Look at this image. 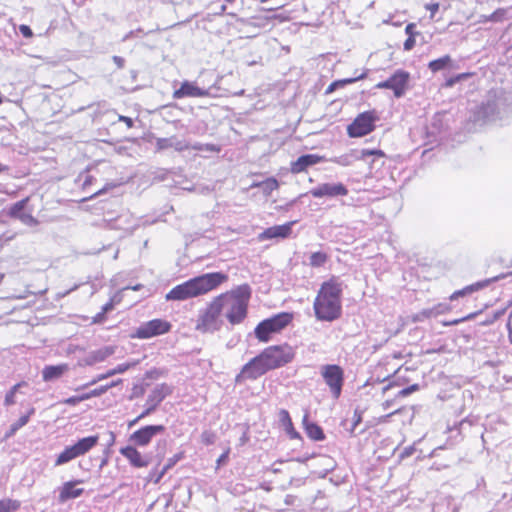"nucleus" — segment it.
Wrapping results in <instances>:
<instances>
[{
  "label": "nucleus",
  "instance_id": "58",
  "mask_svg": "<svg viewBox=\"0 0 512 512\" xmlns=\"http://www.w3.org/2000/svg\"><path fill=\"white\" fill-rule=\"evenodd\" d=\"M106 313H103V311H100L93 317V323H102L105 320Z\"/></svg>",
  "mask_w": 512,
  "mask_h": 512
},
{
  "label": "nucleus",
  "instance_id": "33",
  "mask_svg": "<svg viewBox=\"0 0 512 512\" xmlns=\"http://www.w3.org/2000/svg\"><path fill=\"white\" fill-rule=\"evenodd\" d=\"M20 501L13 499L0 500V512H14L20 508Z\"/></svg>",
  "mask_w": 512,
  "mask_h": 512
},
{
  "label": "nucleus",
  "instance_id": "34",
  "mask_svg": "<svg viewBox=\"0 0 512 512\" xmlns=\"http://www.w3.org/2000/svg\"><path fill=\"white\" fill-rule=\"evenodd\" d=\"M327 258L326 253L317 251L310 255L309 263L312 267H321L326 263Z\"/></svg>",
  "mask_w": 512,
  "mask_h": 512
},
{
  "label": "nucleus",
  "instance_id": "4",
  "mask_svg": "<svg viewBox=\"0 0 512 512\" xmlns=\"http://www.w3.org/2000/svg\"><path fill=\"white\" fill-rule=\"evenodd\" d=\"M293 316L288 312L278 313L270 318L261 321L255 328L254 333L260 342H268L272 334L283 330L292 321Z\"/></svg>",
  "mask_w": 512,
  "mask_h": 512
},
{
  "label": "nucleus",
  "instance_id": "41",
  "mask_svg": "<svg viewBox=\"0 0 512 512\" xmlns=\"http://www.w3.org/2000/svg\"><path fill=\"white\" fill-rule=\"evenodd\" d=\"M144 35H146V33L141 28H138L136 30H131L123 36L122 42H126L129 39L134 38V37H143Z\"/></svg>",
  "mask_w": 512,
  "mask_h": 512
},
{
  "label": "nucleus",
  "instance_id": "39",
  "mask_svg": "<svg viewBox=\"0 0 512 512\" xmlns=\"http://www.w3.org/2000/svg\"><path fill=\"white\" fill-rule=\"evenodd\" d=\"M19 220L24 225H27V226H36L39 224V221L34 216H32L31 214H28V213H24L23 215H21Z\"/></svg>",
  "mask_w": 512,
  "mask_h": 512
},
{
  "label": "nucleus",
  "instance_id": "57",
  "mask_svg": "<svg viewBox=\"0 0 512 512\" xmlns=\"http://www.w3.org/2000/svg\"><path fill=\"white\" fill-rule=\"evenodd\" d=\"M118 120L120 122H124L128 128L133 127L134 122H133L132 118H130V117L119 115Z\"/></svg>",
  "mask_w": 512,
  "mask_h": 512
},
{
  "label": "nucleus",
  "instance_id": "14",
  "mask_svg": "<svg viewBox=\"0 0 512 512\" xmlns=\"http://www.w3.org/2000/svg\"><path fill=\"white\" fill-rule=\"evenodd\" d=\"M309 193L314 198H335L339 196H346L348 194L347 187L338 182V183H322L317 187L312 188Z\"/></svg>",
  "mask_w": 512,
  "mask_h": 512
},
{
  "label": "nucleus",
  "instance_id": "17",
  "mask_svg": "<svg viewBox=\"0 0 512 512\" xmlns=\"http://www.w3.org/2000/svg\"><path fill=\"white\" fill-rule=\"evenodd\" d=\"M498 113L497 104L495 101H487L482 103L473 114V121L476 123H485L495 118Z\"/></svg>",
  "mask_w": 512,
  "mask_h": 512
},
{
  "label": "nucleus",
  "instance_id": "44",
  "mask_svg": "<svg viewBox=\"0 0 512 512\" xmlns=\"http://www.w3.org/2000/svg\"><path fill=\"white\" fill-rule=\"evenodd\" d=\"M136 365V362L132 363H122L117 365L114 369H112V373L115 374H121L126 372L130 367Z\"/></svg>",
  "mask_w": 512,
  "mask_h": 512
},
{
  "label": "nucleus",
  "instance_id": "9",
  "mask_svg": "<svg viewBox=\"0 0 512 512\" xmlns=\"http://www.w3.org/2000/svg\"><path fill=\"white\" fill-rule=\"evenodd\" d=\"M409 79L410 74L407 71L399 69L395 71L387 80L379 82L376 85V88L390 89L393 91L396 98H400L404 95L408 87Z\"/></svg>",
  "mask_w": 512,
  "mask_h": 512
},
{
  "label": "nucleus",
  "instance_id": "3",
  "mask_svg": "<svg viewBox=\"0 0 512 512\" xmlns=\"http://www.w3.org/2000/svg\"><path fill=\"white\" fill-rule=\"evenodd\" d=\"M227 278L228 276L222 272L202 274L172 288L166 294L165 299L167 301H183L203 295L215 289Z\"/></svg>",
  "mask_w": 512,
  "mask_h": 512
},
{
  "label": "nucleus",
  "instance_id": "11",
  "mask_svg": "<svg viewBox=\"0 0 512 512\" xmlns=\"http://www.w3.org/2000/svg\"><path fill=\"white\" fill-rule=\"evenodd\" d=\"M224 316L232 324L241 323L247 316L246 304L240 303L232 297H224Z\"/></svg>",
  "mask_w": 512,
  "mask_h": 512
},
{
  "label": "nucleus",
  "instance_id": "50",
  "mask_svg": "<svg viewBox=\"0 0 512 512\" xmlns=\"http://www.w3.org/2000/svg\"><path fill=\"white\" fill-rule=\"evenodd\" d=\"M405 33L408 35V37H414L418 34L416 31V24L415 23H409L405 27Z\"/></svg>",
  "mask_w": 512,
  "mask_h": 512
},
{
  "label": "nucleus",
  "instance_id": "7",
  "mask_svg": "<svg viewBox=\"0 0 512 512\" xmlns=\"http://www.w3.org/2000/svg\"><path fill=\"white\" fill-rule=\"evenodd\" d=\"M172 328L169 321L156 318L142 323L132 334V338L149 339L168 333Z\"/></svg>",
  "mask_w": 512,
  "mask_h": 512
},
{
  "label": "nucleus",
  "instance_id": "30",
  "mask_svg": "<svg viewBox=\"0 0 512 512\" xmlns=\"http://www.w3.org/2000/svg\"><path fill=\"white\" fill-rule=\"evenodd\" d=\"M365 77H366V73H362V74H360L359 76H356V77L336 80V81L332 82L328 86V88L326 89V94H330V93L334 92L336 89H338L340 87H344V86H346L348 84H351V83H354V82H356L358 80L364 79Z\"/></svg>",
  "mask_w": 512,
  "mask_h": 512
},
{
  "label": "nucleus",
  "instance_id": "27",
  "mask_svg": "<svg viewBox=\"0 0 512 512\" xmlns=\"http://www.w3.org/2000/svg\"><path fill=\"white\" fill-rule=\"evenodd\" d=\"M156 148L158 151H162L168 148H174L176 151H183L187 149V145L183 141L178 140L176 137L157 138Z\"/></svg>",
  "mask_w": 512,
  "mask_h": 512
},
{
  "label": "nucleus",
  "instance_id": "55",
  "mask_svg": "<svg viewBox=\"0 0 512 512\" xmlns=\"http://www.w3.org/2000/svg\"><path fill=\"white\" fill-rule=\"evenodd\" d=\"M228 457H229V450L225 451L224 453H222L219 458L217 459V466H221V465H224L227 461H228Z\"/></svg>",
  "mask_w": 512,
  "mask_h": 512
},
{
  "label": "nucleus",
  "instance_id": "37",
  "mask_svg": "<svg viewBox=\"0 0 512 512\" xmlns=\"http://www.w3.org/2000/svg\"><path fill=\"white\" fill-rule=\"evenodd\" d=\"M471 76L470 73H460V74H457L453 77H450L449 79L446 80V86L447 87H452L454 86L456 83L462 81V80H465L467 78H469Z\"/></svg>",
  "mask_w": 512,
  "mask_h": 512
},
{
  "label": "nucleus",
  "instance_id": "48",
  "mask_svg": "<svg viewBox=\"0 0 512 512\" xmlns=\"http://www.w3.org/2000/svg\"><path fill=\"white\" fill-rule=\"evenodd\" d=\"M436 316L440 314H444L449 310V305L445 303H440L433 306Z\"/></svg>",
  "mask_w": 512,
  "mask_h": 512
},
{
  "label": "nucleus",
  "instance_id": "47",
  "mask_svg": "<svg viewBox=\"0 0 512 512\" xmlns=\"http://www.w3.org/2000/svg\"><path fill=\"white\" fill-rule=\"evenodd\" d=\"M19 32L25 38H31L33 36L32 29L28 25H25V24H22L19 26Z\"/></svg>",
  "mask_w": 512,
  "mask_h": 512
},
{
  "label": "nucleus",
  "instance_id": "60",
  "mask_svg": "<svg viewBox=\"0 0 512 512\" xmlns=\"http://www.w3.org/2000/svg\"><path fill=\"white\" fill-rule=\"evenodd\" d=\"M113 308H114L113 300H110L109 302H107L105 305L102 306L101 311H103V313H108L111 310H113Z\"/></svg>",
  "mask_w": 512,
  "mask_h": 512
},
{
  "label": "nucleus",
  "instance_id": "29",
  "mask_svg": "<svg viewBox=\"0 0 512 512\" xmlns=\"http://www.w3.org/2000/svg\"><path fill=\"white\" fill-rule=\"evenodd\" d=\"M35 413L34 408H30L27 414L21 416L16 422L12 423L9 427V430L5 434V438L12 437L20 428L25 426L30 419V416Z\"/></svg>",
  "mask_w": 512,
  "mask_h": 512
},
{
  "label": "nucleus",
  "instance_id": "21",
  "mask_svg": "<svg viewBox=\"0 0 512 512\" xmlns=\"http://www.w3.org/2000/svg\"><path fill=\"white\" fill-rule=\"evenodd\" d=\"M82 482V480H72L65 482L60 489L59 501L65 502L69 499L80 497L83 494L84 489L76 488V485L81 484Z\"/></svg>",
  "mask_w": 512,
  "mask_h": 512
},
{
  "label": "nucleus",
  "instance_id": "15",
  "mask_svg": "<svg viewBox=\"0 0 512 512\" xmlns=\"http://www.w3.org/2000/svg\"><path fill=\"white\" fill-rule=\"evenodd\" d=\"M377 155L384 156L383 151L378 149H362L359 153H347L331 159L332 162L341 166H350L359 159H365L368 156Z\"/></svg>",
  "mask_w": 512,
  "mask_h": 512
},
{
  "label": "nucleus",
  "instance_id": "49",
  "mask_svg": "<svg viewBox=\"0 0 512 512\" xmlns=\"http://www.w3.org/2000/svg\"><path fill=\"white\" fill-rule=\"evenodd\" d=\"M362 416L361 413L358 410H355L354 416H353V424L351 428V433H353L356 429V427L361 423Z\"/></svg>",
  "mask_w": 512,
  "mask_h": 512
},
{
  "label": "nucleus",
  "instance_id": "53",
  "mask_svg": "<svg viewBox=\"0 0 512 512\" xmlns=\"http://www.w3.org/2000/svg\"><path fill=\"white\" fill-rule=\"evenodd\" d=\"M425 8L431 12L430 18L433 19L435 13L439 10V3L426 4Z\"/></svg>",
  "mask_w": 512,
  "mask_h": 512
},
{
  "label": "nucleus",
  "instance_id": "31",
  "mask_svg": "<svg viewBox=\"0 0 512 512\" xmlns=\"http://www.w3.org/2000/svg\"><path fill=\"white\" fill-rule=\"evenodd\" d=\"M451 62V57L449 55H445L441 58L432 60L429 62L428 67L432 72H438L442 69H445Z\"/></svg>",
  "mask_w": 512,
  "mask_h": 512
},
{
  "label": "nucleus",
  "instance_id": "24",
  "mask_svg": "<svg viewBox=\"0 0 512 512\" xmlns=\"http://www.w3.org/2000/svg\"><path fill=\"white\" fill-rule=\"evenodd\" d=\"M115 350V346H105L98 350L92 351L87 355L85 359L86 364L93 365L95 363L102 362L111 355H113L115 353Z\"/></svg>",
  "mask_w": 512,
  "mask_h": 512
},
{
  "label": "nucleus",
  "instance_id": "2",
  "mask_svg": "<svg viewBox=\"0 0 512 512\" xmlns=\"http://www.w3.org/2000/svg\"><path fill=\"white\" fill-rule=\"evenodd\" d=\"M342 292V283L336 277H332L321 284L313 303L315 316L318 320L332 322L341 316Z\"/></svg>",
  "mask_w": 512,
  "mask_h": 512
},
{
  "label": "nucleus",
  "instance_id": "52",
  "mask_svg": "<svg viewBox=\"0 0 512 512\" xmlns=\"http://www.w3.org/2000/svg\"><path fill=\"white\" fill-rule=\"evenodd\" d=\"M415 43H416V41H415L414 37H408L403 44L404 50H406V51L412 50L415 46Z\"/></svg>",
  "mask_w": 512,
  "mask_h": 512
},
{
  "label": "nucleus",
  "instance_id": "56",
  "mask_svg": "<svg viewBox=\"0 0 512 512\" xmlns=\"http://www.w3.org/2000/svg\"><path fill=\"white\" fill-rule=\"evenodd\" d=\"M64 404L74 406L80 403V399L78 396H71L63 401Z\"/></svg>",
  "mask_w": 512,
  "mask_h": 512
},
{
  "label": "nucleus",
  "instance_id": "32",
  "mask_svg": "<svg viewBox=\"0 0 512 512\" xmlns=\"http://www.w3.org/2000/svg\"><path fill=\"white\" fill-rule=\"evenodd\" d=\"M27 202H28V198H25V199H22L16 203H14L9 210V215L12 218L19 219L20 216L24 214L23 210L25 209Z\"/></svg>",
  "mask_w": 512,
  "mask_h": 512
},
{
  "label": "nucleus",
  "instance_id": "8",
  "mask_svg": "<svg viewBox=\"0 0 512 512\" xmlns=\"http://www.w3.org/2000/svg\"><path fill=\"white\" fill-rule=\"evenodd\" d=\"M377 116L373 111H366L359 114L354 121L348 126L347 132L350 137H362L375 128V121Z\"/></svg>",
  "mask_w": 512,
  "mask_h": 512
},
{
  "label": "nucleus",
  "instance_id": "62",
  "mask_svg": "<svg viewBox=\"0 0 512 512\" xmlns=\"http://www.w3.org/2000/svg\"><path fill=\"white\" fill-rule=\"evenodd\" d=\"M504 13L503 10H497L490 16L491 21H498L500 19V16Z\"/></svg>",
  "mask_w": 512,
  "mask_h": 512
},
{
  "label": "nucleus",
  "instance_id": "20",
  "mask_svg": "<svg viewBox=\"0 0 512 512\" xmlns=\"http://www.w3.org/2000/svg\"><path fill=\"white\" fill-rule=\"evenodd\" d=\"M209 93L207 90L198 87L193 82L184 81L182 82L179 89L173 93L174 99H181L185 97H205Z\"/></svg>",
  "mask_w": 512,
  "mask_h": 512
},
{
  "label": "nucleus",
  "instance_id": "19",
  "mask_svg": "<svg viewBox=\"0 0 512 512\" xmlns=\"http://www.w3.org/2000/svg\"><path fill=\"white\" fill-rule=\"evenodd\" d=\"M295 222L291 221L283 225H275L265 229L258 236L260 241L274 239V238H286L291 234L292 226Z\"/></svg>",
  "mask_w": 512,
  "mask_h": 512
},
{
  "label": "nucleus",
  "instance_id": "51",
  "mask_svg": "<svg viewBox=\"0 0 512 512\" xmlns=\"http://www.w3.org/2000/svg\"><path fill=\"white\" fill-rule=\"evenodd\" d=\"M108 389H110V386H100L99 388L91 390L90 395L92 397H97L105 393Z\"/></svg>",
  "mask_w": 512,
  "mask_h": 512
},
{
  "label": "nucleus",
  "instance_id": "61",
  "mask_svg": "<svg viewBox=\"0 0 512 512\" xmlns=\"http://www.w3.org/2000/svg\"><path fill=\"white\" fill-rule=\"evenodd\" d=\"M414 452V448L413 447H407L403 450L402 454H401V458H406V457H409L413 454Z\"/></svg>",
  "mask_w": 512,
  "mask_h": 512
},
{
  "label": "nucleus",
  "instance_id": "5",
  "mask_svg": "<svg viewBox=\"0 0 512 512\" xmlns=\"http://www.w3.org/2000/svg\"><path fill=\"white\" fill-rule=\"evenodd\" d=\"M98 435H91L79 439L75 444L65 447V449L57 456L55 466L64 465L79 456L85 455L94 446L98 444Z\"/></svg>",
  "mask_w": 512,
  "mask_h": 512
},
{
  "label": "nucleus",
  "instance_id": "22",
  "mask_svg": "<svg viewBox=\"0 0 512 512\" xmlns=\"http://www.w3.org/2000/svg\"><path fill=\"white\" fill-rule=\"evenodd\" d=\"M505 275L504 274H501V275H498V276H495L493 278H490V279H486L484 281H481V282H477L475 284H472V285H469V286H466L465 288L461 289V290H458V291H455L451 296H450V300H455L457 299L458 297H461V296H465L467 294H470L474 291H477L481 288H484L486 286H488L490 283L492 282H496L502 278H504Z\"/></svg>",
  "mask_w": 512,
  "mask_h": 512
},
{
  "label": "nucleus",
  "instance_id": "16",
  "mask_svg": "<svg viewBox=\"0 0 512 512\" xmlns=\"http://www.w3.org/2000/svg\"><path fill=\"white\" fill-rule=\"evenodd\" d=\"M119 452L135 468H144L150 464V457L142 455L133 445L122 447Z\"/></svg>",
  "mask_w": 512,
  "mask_h": 512
},
{
  "label": "nucleus",
  "instance_id": "36",
  "mask_svg": "<svg viewBox=\"0 0 512 512\" xmlns=\"http://www.w3.org/2000/svg\"><path fill=\"white\" fill-rule=\"evenodd\" d=\"M182 459V454L179 453V454H175L173 457L169 458L167 460V463L164 465L163 469L161 470L158 478L156 481H159V479H161L165 473L170 469L172 468L178 461H180Z\"/></svg>",
  "mask_w": 512,
  "mask_h": 512
},
{
  "label": "nucleus",
  "instance_id": "23",
  "mask_svg": "<svg viewBox=\"0 0 512 512\" xmlns=\"http://www.w3.org/2000/svg\"><path fill=\"white\" fill-rule=\"evenodd\" d=\"M69 369L68 364L46 365L42 370V378L50 382L62 377Z\"/></svg>",
  "mask_w": 512,
  "mask_h": 512
},
{
  "label": "nucleus",
  "instance_id": "6",
  "mask_svg": "<svg viewBox=\"0 0 512 512\" xmlns=\"http://www.w3.org/2000/svg\"><path fill=\"white\" fill-rule=\"evenodd\" d=\"M320 374L329 387L332 397L338 399L344 385V370L336 364H326L321 367Z\"/></svg>",
  "mask_w": 512,
  "mask_h": 512
},
{
  "label": "nucleus",
  "instance_id": "25",
  "mask_svg": "<svg viewBox=\"0 0 512 512\" xmlns=\"http://www.w3.org/2000/svg\"><path fill=\"white\" fill-rule=\"evenodd\" d=\"M303 426L307 436L314 441H323L325 439V434L321 426H319L315 422H310L308 420V415L305 414L303 417Z\"/></svg>",
  "mask_w": 512,
  "mask_h": 512
},
{
  "label": "nucleus",
  "instance_id": "54",
  "mask_svg": "<svg viewBox=\"0 0 512 512\" xmlns=\"http://www.w3.org/2000/svg\"><path fill=\"white\" fill-rule=\"evenodd\" d=\"M113 62L117 66L118 69H122L125 66V59L121 56L114 55L112 57Z\"/></svg>",
  "mask_w": 512,
  "mask_h": 512
},
{
  "label": "nucleus",
  "instance_id": "38",
  "mask_svg": "<svg viewBox=\"0 0 512 512\" xmlns=\"http://www.w3.org/2000/svg\"><path fill=\"white\" fill-rule=\"evenodd\" d=\"M431 317H436V314H435V311H434V308L431 307V308H426V309H423L421 310L416 316H415V320L417 321H421L425 318H431Z\"/></svg>",
  "mask_w": 512,
  "mask_h": 512
},
{
  "label": "nucleus",
  "instance_id": "59",
  "mask_svg": "<svg viewBox=\"0 0 512 512\" xmlns=\"http://www.w3.org/2000/svg\"><path fill=\"white\" fill-rule=\"evenodd\" d=\"M115 186H116L115 184H107L104 188H102V189L98 190L97 192H95L90 198H94L96 196H99V195L103 194L105 191H107L108 189L113 188Z\"/></svg>",
  "mask_w": 512,
  "mask_h": 512
},
{
  "label": "nucleus",
  "instance_id": "12",
  "mask_svg": "<svg viewBox=\"0 0 512 512\" xmlns=\"http://www.w3.org/2000/svg\"><path fill=\"white\" fill-rule=\"evenodd\" d=\"M224 303V297L221 294L209 305L202 318V325L205 330L213 331L218 329L217 319L221 314H224Z\"/></svg>",
  "mask_w": 512,
  "mask_h": 512
},
{
  "label": "nucleus",
  "instance_id": "45",
  "mask_svg": "<svg viewBox=\"0 0 512 512\" xmlns=\"http://www.w3.org/2000/svg\"><path fill=\"white\" fill-rule=\"evenodd\" d=\"M162 375H163V372L161 370L154 368V369L148 370L145 373V378L151 379V380H156Z\"/></svg>",
  "mask_w": 512,
  "mask_h": 512
},
{
  "label": "nucleus",
  "instance_id": "40",
  "mask_svg": "<svg viewBox=\"0 0 512 512\" xmlns=\"http://www.w3.org/2000/svg\"><path fill=\"white\" fill-rule=\"evenodd\" d=\"M20 387V384L14 385L11 390L5 396V404L13 405L15 403V393L17 389Z\"/></svg>",
  "mask_w": 512,
  "mask_h": 512
},
{
  "label": "nucleus",
  "instance_id": "43",
  "mask_svg": "<svg viewBox=\"0 0 512 512\" xmlns=\"http://www.w3.org/2000/svg\"><path fill=\"white\" fill-rule=\"evenodd\" d=\"M111 376H114V374L112 373V369L108 370L106 373L104 374H100L99 376H97V378L93 379L90 383L88 384H85L81 387V389L83 388H86L90 385H94L95 383H97L98 381H101L103 379H106V378H109ZM76 390H80V388H77Z\"/></svg>",
  "mask_w": 512,
  "mask_h": 512
},
{
  "label": "nucleus",
  "instance_id": "46",
  "mask_svg": "<svg viewBox=\"0 0 512 512\" xmlns=\"http://www.w3.org/2000/svg\"><path fill=\"white\" fill-rule=\"evenodd\" d=\"M475 313H471L463 318H460V319H455V320H452V321H449V322H445L444 325L445 326H452V325H458L459 323L461 322H464L466 320H470V319H473L475 317Z\"/></svg>",
  "mask_w": 512,
  "mask_h": 512
},
{
  "label": "nucleus",
  "instance_id": "63",
  "mask_svg": "<svg viewBox=\"0 0 512 512\" xmlns=\"http://www.w3.org/2000/svg\"><path fill=\"white\" fill-rule=\"evenodd\" d=\"M145 417H140V415H138L135 419L131 420L129 423H128V427L131 428L133 426H135L140 420L144 419Z\"/></svg>",
  "mask_w": 512,
  "mask_h": 512
},
{
  "label": "nucleus",
  "instance_id": "42",
  "mask_svg": "<svg viewBox=\"0 0 512 512\" xmlns=\"http://www.w3.org/2000/svg\"><path fill=\"white\" fill-rule=\"evenodd\" d=\"M420 388L419 384H412L406 388H403L402 390H400L397 394V396H400V397H406L410 394H412L413 392H416L418 391Z\"/></svg>",
  "mask_w": 512,
  "mask_h": 512
},
{
  "label": "nucleus",
  "instance_id": "18",
  "mask_svg": "<svg viewBox=\"0 0 512 512\" xmlns=\"http://www.w3.org/2000/svg\"><path fill=\"white\" fill-rule=\"evenodd\" d=\"M324 160V157L317 154H304L291 162V172L298 174L306 171L309 167L316 165Z\"/></svg>",
  "mask_w": 512,
  "mask_h": 512
},
{
  "label": "nucleus",
  "instance_id": "26",
  "mask_svg": "<svg viewBox=\"0 0 512 512\" xmlns=\"http://www.w3.org/2000/svg\"><path fill=\"white\" fill-rule=\"evenodd\" d=\"M251 287L248 284H242L237 288L233 289L229 293L222 294L223 297H232L238 300L240 303L246 304L248 306L249 300L251 298Z\"/></svg>",
  "mask_w": 512,
  "mask_h": 512
},
{
  "label": "nucleus",
  "instance_id": "1",
  "mask_svg": "<svg viewBox=\"0 0 512 512\" xmlns=\"http://www.w3.org/2000/svg\"><path fill=\"white\" fill-rule=\"evenodd\" d=\"M293 357V349L287 344L267 347L243 366L236 376V382L239 383L244 378L255 380L266 372L291 362Z\"/></svg>",
  "mask_w": 512,
  "mask_h": 512
},
{
  "label": "nucleus",
  "instance_id": "64",
  "mask_svg": "<svg viewBox=\"0 0 512 512\" xmlns=\"http://www.w3.org/2000/svg\"><path fill=\"white\" fill-rule=\"evenodd\" d=\"M508 339H509V342L512 344V327L510 326V324H508Z\"/></svg>",
  "mask_w": 512,
  "mask_h": 512
},
{
  "label": "nucleus",
  "instance_id": "28",
  "mask_svg": "<svg viewBox=\"0 0 512 512\" xmlns=\"http://www.w3.org/2000/svg\"><path fill=\"white\" fill-rule=\"evenodd\" d=\"M279 421L282 424V426L284 427L286 433L290 436V438H292V439H300L301 438L299 432H297L294 429L292 419L287 410H285V409L280 410Z\"/></svg>",
  "mask_w": 512,
  "mask_h": 512
},
{
  "label": "nucleus",
  "instance_id": "10",
  "mask_svg": "<svg viewBox=\"0 0 512 512\" xmlns=\"http://www.w3.org/2000/svg\"><path fill=\"white\" fill-rule=\"evenodd\" d=\"M173 389L170 385L166 383H161L156 385L151 393L148 395L146 400V408L140 414V417H147L152 414L160 403L169 395H171Z\"/></svg>",
  "mask_w": 512,
  "mask_h": 512
},
{
  "label": "nucleus",
  "instance_id": "35",
  "mask_svg": "<svg viewBox=\"0 0 512 512\" xmlns=\"http://www.w3.org/2000/svg\"><path fill=\"white\" fill-rule=\"evenodd\" d=\"M257 186L262 189L264 194L270 195L274 190L278 188L279 184L275 178H268L265 181L259 183Z\"/></svg>",
  "mask_w": 512,
  "mask_h": 512
},
{
  "label": "nucleus",
  "instance_id": "13",
  "mask_svg": "<svg viewBox=\"0 0 512 512\" xmlns=\"http://www.w3.org/2000/svg\"><path fill=\"white\" fill-rule=\"evenodd\" d=\"M165 430L166 427L164 425H147L132 433L129 437V441L134 445L145 447L151 442L154 436L164 433Z\"/></svg>",
  "mask_w": 512,
  "mask_h": 512
}]
</instances>
